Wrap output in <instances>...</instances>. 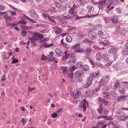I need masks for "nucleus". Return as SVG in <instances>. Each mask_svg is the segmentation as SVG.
I'll return each instance as SVG.
<instances>
[{
  "mask_svg": "<svg viewBox=\"0 0 128 128\" xmlns=\"http://www.w3.org/2000/svg\"><path fill=\"white\" fill-rule=\"evenodd\" d=\"M79 106L82 108L84 112L86 110V104L85 103L82 102H81L79 104Z\"/></svg>",
  "mask_w": 128,
  "mask_h": 128,
  "instance_id": "20",
  "label": "nucleus"
},
{
  "mask_svg": "<svg viewBox=\"0 0 128 128\" xmlns=\"http://www.w3.org/2000/svg\"><path fill=\"white\" fill-rule=\"evenodd\" d=\"M57 115L56 113H54L52 114V118H55L57 116Z\"/></svg>",
  "mask_w": 128,
  "mask_h": 128,
  "instance_id": "62",
  "label": "nucleus"
},
{
  "mask_svg": "<svg viewBox=\"0 0 128 128\" xmlns=\"http://www.w3.org/2000/svg\"><path fill=\"white\" fill-rule=\"evenodd\" d=\"M119 66L118 64L116 63L113 65L112 67L115 70H118L119 68Z\"/></svg>",
  "mask_w": 128,
  "mask_h": 128,
  "instance_id": "34",
  "label": "nucleus"
},
{
  "mask_svg": "<svg viewBox=\"0 0 128 128\" xmlns=\"http://www.w3.org/2000/svg\"><path fill=\"white\" fill-rule=\"evenodd\" d=\"M48 38H44L43 39H41L40 40V42L41 43H44L46 42V41L48 40Z\"/></svg>",
  "mask_w": 128,
  "mask_h": 128,
  "instance_id": "47",
  "label": "nucleus"
},
{
  "mask_svg": "<svg viewBox=\"0 0 128 128\" xmlns=\"http://www.w3.org/2000/svg\"><path fill=\"white\" fill-rule=\"evenodd\" d=\"M29 14L31 17L35 19H38L39 18V16L34 9L31 10L29 12Z\"/></svg>",
  "mask_w": 128,
  "mask_h": 128,
  "instance_id": "7",
  "label": "nucleus"
},
{
  "mask_svg": "<svg viewBox=\"0 0 128 128\" xmlns=\"http://www.w3.org/2000/svg\"><path fill=\"white\" fill-rule=\"evenodd\" d=\"M104 98L105 100H110V94L109 92H103Z\"/></svg>",
  "mask_w": 128,
  "mask_h": 128,
  "instance_id": "11",
  "label": "nucleus"
},
{
  "mask_svg": "<svg viewBox=\"0 0 128 128\" xmlns=\"http://www.w3.org/2000/svg\"><path fill=\"white\" fill-rule=\"evenodd\" d=\"M66 14V13L63 14L62 16V18L64 20H66L70 18V16L69 14H68L67 15Z\"/></svg>",
  "mask_w": 128,
  "mask_h": 128,
  "instance_id": "26",
  "label": "nucleus"
},
{
  "mask_svg": "<svg viewBox=\"0 0 128 128\" xmlns=\"http://www.w3.org/2000/svg\"><path fill=\"white\" fill-rule=\"evenodd\" d=\"M47 59V57L46 56H44L43 54L42 55V58H41L42 60H46Z\"/></svg>",
  "mask_w": 128,
  "mask_h": 128,
  "instance_id": "60",
  "label": "nucleus"
},
{
  "mask_svg": "<svg viewBox=\"0 0 128 128\" xmlns=\"http://www.w3.org/2000/svg\"><path fill=\"white\" fill-rule=\"evenodd\" d=\"M27 121V120L26 118H23L22 119V121L24 125Z\"/></svg>",
  "mask_w": 128,
  "mask_h": 128,
  "instance_id": "54",
  "label": "nucleus"
},
{
  "mask_svg": "<svg viewBox=\"0 0 128 128\" xmlns=\"http://www.w3.org/2000/svg\"><path fill=\"white\" fill-rule=\"evenodd\" d=\"M103 107L102 106L100 105L99 108L98 109V112L100 114V115L102 114V112L103 110Z\"/></svg>",
  "mask_w": 128,
  "mask_h": 128,
  "instance_id": "37",
  "label": "nucleus"
},
{
  "mask_svg": "<svg viewBox=\"0 0 128 128\" xmlns=\"http://www.w3.org/2000/svg\"><path fill=\"white\" fill-rule=\"evenodd\" d=\"M66 40L68 42H71L72 40V38L70 36L68 35L66 36Z\"/></svg>",
  "mask_w": 128,
  "mask_h": 128,
  "instance_id": "30",
  "label": "nucleus"
},
{
  "mask_svg": "<svg viewBox=\"0 0 128 128\" xmlns=\"http://www.w3.org/2000/svg\"><path fill=\"white\" fill-rule=\"evenodd\" d=\"M120 82L119 80H116L114 82V85L112 87V89L114 90H116L117 89L118 86Z\"/></svg>",
  "mask_w": 128,
  "mask_h": 128,
  "instance_id": "19",
  "label": "nucleus"
},
{
  "mask_svg": "<svg viewBox=\"0 0 128 128\" xmlns=\"http://www.w3.org/2000/svg\"><path fill=\"white\" fill-rule=\"evenodd\" d=\"M77 8V6L75 7H72L69 10V13L71 15L74 14H76V11L75 10V8Z\"/></svg>",
  "mask_w": 128,
  "mask_h": 128,
  "instance_id": "13",
  "label": "nucleus"
},
{
  "mask_svg": "<svg viewBox=\"0 0 128 128\" xmlns=\"http://www.w3.org/2000/svg\"><path fill=\"white\" fill-rule=\"evenodd\" d=\"M5 19L8 21H10L12 19V18L10 17L9 16L8 14H5L4 15Z\"/></svg>",
  "mask_w": 128,
  "mask_h": 128,
  "instance_id": "35",
  "label": "nucleus"
},
{
  "mask_svg": "<svg viewBox=\"0 0 128 128\" xmlns=\"http://www.w3.org/2000/svg\"><path fill=\"white\" fill-rule=\"evenodd\" d=\"M54 5L58 8H60L62 6V4L61 3L57 2H55Z\"/></svg>",
  "mask_w": 128,
  "mask_h": 128,
  "instance_id": "40",
  "label": "nucleus"
},
{
  "mask_svg": "<svg viewBox=\"0 0 128 128\" xmlns=\"http://www.w3.org/2000/svg\"><path fill=\"white\" fill-rule=\"evenodd\" d=\"M122 52L123 54L125 55H127L128 54V49L126 48L124 49Z\"/></svg>",
  "mask_w": 128,
  "mask_h": 128,
  "instance_id": "43",
  "label": "nucleus"
},
{
  "mask_svg": "<svg viewBox=\"0 0 128 128\" xmlns=\"http://www.w3.org/2000/svg\"><path fill=\"white\" fill-rule=\"evenodd\" d=\"M53 29H54L55 30H59V29H60V28L58 27L57 26H54L53 28Z\"/></svg>",
  "mask_w": 128,
  "mask_h": 128,
  "instance_id": "63",
  "label": "nucleus"
},
{
  "mask_svg": "<svg viewBox=\"0 0 128 128\" xmlns=\"http://www.w3.org/2000/svg\"><path fill=\"white\" fill-rule=\"evenodd\" d=\"M92 49L90 48H86L85 50V52L87 56H90L92 54Z\"/></svg>",
  "mask_w": 128,
  "mask_h": 128,
  "instance_id": "21",
  "label": "nucleus"
},
{
  "mask_svg": "<svg viewBox=\"0 0 128 128\" xmlns=\"http://www.w3.org/2000/svg\"><path fill=\"white\" fill-rule=\"evenodd\" d=\"M21 26L23 29H24L27 30L28 28V27L27 26L24 25H21Z\"/></svg>",
  "mask_w": 128,
  "mask_h": 128,
  "instance_id": "59",
  "label": "nucleus"
},
{
  "mask_svg": "<svg viewBox=\"0 0 128 128\" xmlns=\"http://www.w3.org/2000/svg\"><path fill=\"white\" fill-rule=\"evenodd\" d=\"M44 38L42 34L37 32H35L32 36L30 37L29 39L30 40L32 43L34 44L36 40H41Z\"/></svg>",
  "mask_w": 128,
  "mask_h": 128,
  "instance_id": "1",
  "label": "nucleus"
},
{
  "mask_svg": "<svg viewBox=\"0 0 128 128\" xmlns=\"http://www.w3.org/2000/svg\"><path fill=\"white\" fill-rule=\"evenodd\" d=\"M61 69L63 71L64 74L65 75L67 73V69L66 67H62Z\"/></svg>",
  "mask_w": 128,
  "mask_h": 128,
  "instance_id": "38",
  "label": "nucleus"
},
{
  "mask_svg": "<svg viewBox=\"0 0 128 128\" xmlns=\"http://www.w3.org/2000/svg\"><path fill=\"white\" fill-rule=\"evenodd\" d=\"M92 76H90L86 80V84L88 86H89L92 83Z\"/></svg>",
  "mask_w": 128,
  "mask_h": 128,
  "instance_id": "18",
  "label": "nucleus"
},
{
  "mask_svg": "<svg viewBox=\"0 0 128 128\" xmlns=\"http://www.w3.org/2000/svg\"><path fill=\"white\" fill-rule=\"evenodd\" d=\"M68 76L70 78H72L74 76L73 72H72L70 71L67 73Z\"/></svg>",
  "mask_w": 128,
  "mask_h": 128,
  "instance_id": "36",
  "label": "nucleus"
},
{
  "mask_svg": "<svg viewBox=\"0 0 128 128\" xmlns=\"http://www.w3.org/2000/svg\"><path fill=\"white\" fill-rule=\"evenodd\" d=\"M76 69V67L74 66H72L70 68L69 70L70 71L72 72Z\"/></svg>",
  "mask_w": 128,
  "mask_h": 128,
  "instance_id": "46",
  "label": "nucleus"
},
{
  "mask_svg": "<svg viewBox=\"0 0 128 128\" xmlns=\"http://www.w3.org/2000/svg\"><path fill=\"white\" fill-rule=\"evenodd\" d=\"M83 72L80 70H78L74 74V75L76 78H78L79 80H80V79L83 76Z\"/></svg>",
  "mask_w": 128,
  "mask_h": 128,
  "instance_id": "9",
  "label": "nucleus"
},
{
  "mask_svg": "<svg viewBox=\"0 0 128 128\" xmlns=\"http://www.w3.org/2000/svg\"><path fill=\"white\" fill-rule=\"evenodd\" d=\"M98 4L99 8L102 9L105 7V5L107 4L108 2L106 0H100Z\"/></svg>",
  "mask_w": 128,
  "mask_h": 128,
  "instance_id": "6",
  "label": "nucleus"
},
{
  "mask_svg": "<svg viewBox=\"0 0 128 128\" xmlns=\"http://www.w3.org/2000/svg\"><path fill=\"white\" fill-rule=\"evenodd\" d=\"M55 52L58 56H60L63 54V52L62 49L59 48H56L55 50Z\"/></svg>",
  "mask_w": 128,
  "mask_h": 128,
  "instance_id": "16",
  "label": "nucleus"
},
{
  "mask_svg": "<svg viewBox=\"0 0 128 128\" xmlns=\"http://www.w3.org/2000/svg\"><path fill=\"white\" fill-rule=\"evenodd\" d=\"M117 50L116 47L112 46L108 50V52L110 53L114 54L116 52Z\"/></svg>",
  "mask_w": 128,
  "mask_h": 128,
  "instance_id": "14",
  "label": "nucleus"
},
{
  "mask_svg": "<svg viewBox=\"0 0 128 128\" xmlns=\"http://www.w3.org/2000/svg\"><path fill=\"white\" fill-rule=\"evenodd\" d=\"M109 76L107 75L105 76H104L100 80L99 82V86H101L104 85L109 80Z\"/></svg>",
  "mask_w": 128,
  "mask_h": 128,
  "instance_id": "3",
  "label": "nucleus"
},
{
  "mask_svg": "<svg viewBox=\"0 0 128 128\" xmlns=\"http://www.w3.org/2000/svg\"><path fill=\"white\" fill-rule=\"evenodd\" d=\"M98 34L100 38H103V33L102 31H98Z\"/></svg>",
  "mask_w": 128,
  "mask_h": 128,
  "instance_id": "41",
  "label": "nucleus"
},
{
  "mask_svg": "<svg viewBox=\"0 0 128 128\" xmlns=\"http://www.w3.org/2000/svg\"><path fill=\"white\" fill-rule=\"evenodd\" d=\"M84 42L86 44H88V43H92L93 42L92 41L90 40H88V39H86L84 40Z\"/></svg>",
  "mask_w": 128,
  "mask_h": 128,
  "instance_id": "51",
  "label": "nucleus"
},
{
  "mask_svg": "<svg viewBox=\"0 0 128 128\" xmlns=\"http://www.w3.org/2000/svg\"><path fill=\"white\" fill-rule=\"evenodd\" d=\"M54 45V44L53 43H52L51 44H47L46 43H45L43 44H41V47H42L43 46H44V48H48L50 46H51Z\"/></svg>",
  "mask_w": 128,
  "mask_h": 128,
  "instance_id": "27",
  "label": "nucleus"
},
{
  "mask_svg": "<svg viewBox=\"0 0 128 128\" xmlns=\"http://www.w3.org/2000/svg\"><path fill=\"white\" fill-rule=\"evenodd\" d=\"M6 75L5 74H4L1 80L2 81H4L5 80H6Z\"/></svg>",
  "mask_w": 128,
  "mask_h": 128,
  "instance_id": "61",
  "label": "nucleus"
},
{
  "mask_svg": "<svg viewBox=\"0 0 128 128\" xmlns=\"http://www.w3.org/2000/svg\"><path fill=\"white\" fill-rule=\"evenodd\" d=\"M48 18L49 20L50 21L52 22H54L56 23L55 20H58L60 19V18L57 16H48Z\"/></svg>",
  "mask_w": 128,
  "mask_h": 128,
  "instance_id": "10",
  "label": "nucleus"
},
{
  "mask_svg": "<svg viewBox=\"0 0 128 128\" xmlns=\"http://www.w3.org/2000/svg\"><path fill=\"white\" fill-rule=\"evenodd\" d=\"M71 56L69 54H67L64 56L62 58L63 60H65L66 59L68 58H70V57Z\"/></svg>",
  "mask_w": 128,
  "mask_h": 128,
  "instance_id": "42",
  "label": "nucleus"
},
{
  "mask_svg": "<svg viewBox=\"0 0 128 128\" xmlns=\"http://www.w3.org/2000/svg\"><path fill=\"white\" fill-rule=\"evenodd\" d=\"M111 94L112 96L114 98L116 97L117 96L116 94L114 92H112Z\"/></svg>",
  "mask_w": 128,
  "mask_h": 128,
  "instance_id": "55",
  "label": "nucleus"
},
{
  "mask_svg": "<svg viewBox=\"0 0 128 128\" xmlns=\"http://www.w3.org/2000/svg\"><path fill=\"white\" fill-rule=\"evenodd\" d=\"M9 54L8 53H6L5 54L4 58L5 59H7L9 58Z\"/></svg>",
  "mask_w": 128,
  "mask_h": 128,
  "instance_id": "52",
  "label": "nucleus"
},
{
  "mask_svg": "<svg viewBox=\"0 0 128 128\" xmlns=\"http://www.w3.org/2000/svg\"><path fill=\"white\" fill-rule=\"evenodd\" d=\"M86 8L88 10V12L90 14H92L94 10V8L92 6H88L86 7Z\"/></svg>",
  "mask_w": 128,
  "mask_h": 128,
  "instance_id": "23",
  "label": "nucleus"
},
{
  "mask_svg": "<svg viewBox=\"0 0 128 128\" xmlns=\"http://www.w3.org/2000/svg\"><path fill=\"white\" fill-rule=\"evenodd\" d=\"M62 31V29L60 28L59 30H56L54 32L56 34H61Z\"/></svg>",
  "mask_w": 128,
  "mask_h": 128,
  "instance_id": "50",
  "label": "nucleus"
},
{
  "mask_svg": "<svg viewBox=\"0 0 128 128\" xmlns=\"http://www.w3.org/2000/svg\"><path fill=\"white\" fill-rule=\"evenodd\" d=\"M118 17L117 16L114 15L112 18L110 19L112 22L108 24V26L110 28H112L118 22Z\"/></svg>",
  "mask_w": 128,
  "mask_h": 128,
  "instance_id": "2",
  "label": "nucleus"
},
{
  "mask_svg": "<svg viewBox=\"0 0 128 128\" xmlns=\"http://www.w3.org/2000/svg\"><path fill=\"white\" fill-rule=\"evenodd\" d=\"M82 69L84 71H87L89 70V67L87 65H85L82 67Z\"/></svg>",
  "mask_w": 128,
  "mask_h": 128,
  "instance_id": "32",
  "label": "nucleus"
},
{
  "mask_svg": "<svg viewBox=\"0 0 128 128\" xmlns=\"http://www.w3.org/2000/svg\"><path fill=\"white\" fill-rule=\"evenodd\" d=\"M90 76H92V78H93L94 79H95V80H96V79H98L99 78V76H100V74H99V72L98 71V72H94L91 74Z\"/></svg>",
  "mask_w": 128,
  "mask_h": 128,
  "instance_id": "15",
  "label": "nucleus"
},
{
  "mask_svg": "<svg viewBox=\"0 0 128 128\" xmlns=\"http://www.w3.org/2000/svg\"><path fill=\"white\" fill-rule=\"evenodd\" d=\"M80 44H78L72 47V49H74L75 52H84V50L83 48H80Z\"/></svg>",
  "mask_w": 128,
  "mask_h": 128,
  "instance_id": "4",
  "label": "nucleus"
},
{
  "mask_svg": "<svg viewBox=\"0 0 128 128\" xmlns=\"http://www.w3.org/2000/svg\"><path fill=\"white\" fill-rule=\"evenodd\" d=\"M120 25L118 24V25H116V26L115 28V34L116 35H120L122 33V31L120 30Z\"/></svg>",
  "mask_w": 128,
  "mask_h": 128,
  "instance_id": "12",
  "label": "nucleus"
},
{
  "mask_svg": "<svg viewBox=\"0 0 128 128\" xmlns=\"http://www.w3.org/2000/svg\"><path fill=\"white\" fill-rule=\"evenodd\" d=\"M123 85L124 86H128V82H124L122 83Z\"/></svg>",
  "mask_w": 128,
  "mask_h": 128,
  "instance_id": "64",
  "label": "nucleus"
},
{
  "mask_svg": "<svg viewBox=\"0 0 128 128\" xmlns=\"http://www.w3.org/2000/svg\"><path fill=\"white\" fill-rule=\"evenodd\" d=\"M27 33L26 31L23 30L21 32V34L23 36L25 37Z\"/></svg>",
  "mask_w": 128,
  "mask_h": 128,
  "instance_id": "49",
  "label": "nucleus"
},
{
  "mask_svg": "<svg viewBox=\"0 0 128 128\" xmlns=\"http://www.w3.org/2000/svg\"><path fill=\"white\" fill-rule=\"evenodd\" d=\"M102 54L100 52H97L96 54V58L98 60H100L102 58Z\"/></svg>",
  "mask_w": 128,
  "mask_h": 128,
  "instance_id": "24",
  "label": "nucleus"
},
{
  "mask_svg": "<svg viewBox=\"0 0 128 128\" xmlns=\"http://www.w3.org/2000/svg\"><path fill=\"white\" fill-rule=\"evenodd\" d=\"M93 91H87L86 92V96L87 97H90L94 95Z\"/></svg>",
  "mask_w": 128,
  "mask_h": 128,
  "instance_id": "22",
  "label": "nucleus"
},
{
  "mask_svg": "<svg viewBox=\"0 0 128 128\" xmlns=\"http://www.w3.org/2000/svg\"><path fill=\"white\" fill-rule=\"evenodd\" d=\"M104 22L106 23H108L110 22V19L109 18L105 17L103 18Z\"/></svg>",
  "mask_w": 128,
  "mask_h": 128,
  "instance_id": "39",
  "label": "nucleus"
},
{
  "mask_svg": "<svg viewBox=\"0 0 128 128\" xmlns=\"http://www.w3.org/2000/svg\"><path fill=\"white\" fill-rule=\"evenodd\" d=\"M18 22L19 24H26V20L24 18H22L18 21Z\"/></svg>",
  "mask_w": 128,
  "mask_h": 128,
  "instance_id": "31",
  "label": "nucleus"
},
{
  "mask_svg": "<svg viewBox=\"0 0 128 128\" xmlns=\"http://www.w3.org/2000/svg\"><path fill=\"white\" fill-rule=\"evenodd\" d=\"M105 118L106 120H112L113 119V118L111 116H106Z\"/></svg>",
  "mask_w": 128,
  "mask_h": 128,
  "instance_id": "48",
  "label": "nucleus"
},
{
  "mask_svg": "<svg viewBox=\"0 0 128 128\" xmlns=\"http://www.w3.org/2000/svg\"><path fill=\"white\" fill-rule=\"evenodd\" d=\"M123 115H120V116H118L119 117H121V119L123 120L124 121L126 119L128 118V116H125L124 115V114H123Z\"/></svg>",
  "mask_w": 128,
  "mask_h": 128,
  "instance_id": "33",
  "label": "nucleus"
},
{
  "mask_svg": "<svg viewBox=\"0 0 128 128\" xmlns=\"http://www.w3.org/2000/svg\"><path fill=\"white\" fill-rule=\"evenodd\" d=\"M102 57L103 59L107 62V64L105 65L106 66H108L111 64L112 63L110 62V60L108 56L106 54H104L102 55Z\"/></svg>",
  "mask_w": 128,
  "mask_h": 128,
  "instance_id": "8",
  "label": "nucleus"
},
{
  "mask_svg": "<svg viewBox=\"0 0 128 128\" xmlns=\"http://www.w3.org/2000/svg\"><path fill=\"white\" fill-rule=\"evenodd\" d=\"M93 47L94 48L96 49H104V47H100L99 46H98L96 45H94V46Z\"/></svg>",
  "mask_w": 128,
  "mask_h": 128,
  "instance_id": "44",
  "label": "nucleus"
},
{
  "mask_svg": "<svg viewBox=\"0 0 128 128\" xmlns=\"http://www.w3.org/2000/svg\"><path fill=\"white\" fill-rule=\"evenodd\" d=\"M18 59H16V58H15L12 61V63L14 64V63H17L18 62Z\"/></svg>",
  "mask_w": 128,
  "mask_h": 128,
  "instance_id": "56",
  "label": "nucleus"
},
{
  "mask_svg": "<svg viewBox=\"0 0 128 128\" xmlns=\"http://www.w3.org/2000/svg\"><path fill=\"white\" fill-rule=\"evenodd\" d=\"M119 91L122 94H123L124 93L125 90L122 88H120L119 89Z\"/></svg>",
  "mask_w": 128,
  "mask_h": 128,
  "instance_id": "45",
  "label": "nucleus"
},
{
  "mask_svg": "<svg viewBox=\"0 0 128 128\" xmlns=\"http://www.w3.org/2000/svg\"><path fill=\"white\" fill-rule=\"evenodd\" d=\"M9 26L11 27H13L17 26V24L16 23L10 24Z\"/></svg>",
  "mask_w": 128,
  "mask_h": 128,
  "instance_id": "57",
  "label": "nucleus"
},
{
  "mask_svg": "<svg viewBox=\"0 0 128 128\" xmlns=\"http://www.w3.org/2000/svg\"><path fill=\"white\" fill-rule=\"evenodd\" d=\"M81 92L80 91H78L73 96L75 98H76L81 95Z\"/></svg>",
  "mask_w": 128,
  "mask_h": 128,
  "instance_id": "29",
  "label": "nucleus"
},
{
  "mask_svg": "<svg viewBox=\"0 0 128 128\" xmlns=\"http://www.w3.org/2000/svg\"><path fill=\"white\" fill-rule=\"evenodd\" d=\"M96 64L98 67L101 68H102L103 67L102 64L100 63L97 62L96 63Z\"/></svg>",
  "mask_w": 128,
  "mask_h": 128,
  "instance_id": "53",
  "label": "nucleus"
},
{
  "mask_svg": "<svg viewBox=\"0 0 128 128\" xmlns=\"http://www.w3.org/2000/svg\"><path fill=\"white\" fill-rule=\"evenodd\" d=\"M126 96H119L117 99L118 102H121L125 100Z\"/></svg>",
  "mask_w": 128,
  "mask_h": 128,
  "instance_id": "25",
  "label": "nucleus"
},
{
  "mask_svg": "<svg viewBox=\"0 0 128 128\" xmlns=\"http://www.w3.org/2000/svg\"><path fill=\"white\" fill-rule=\"evenodd\" d=\"M108 40H104L103 42H99V44L100 45H103L104 46H106L108 44Z\"/></svg>",
  "mask_w": 128,
  "mask_h": 128,
  "instance_id": "28",
  "label": "nucleus"
},
{
  "mask_svg": "<svg viewBox=\"0 0 128 128\" xmlns=\"http://www.w3.org/2000/svg\"><path fill=\"white\" fill-rule=\"evenodd\" d=\"M97 34L94 30L89 31L88 33V36L91 39L94 40L96 38Z\"/></svg>",
  "mask_w": 128,
  "mask_h": 128,
  "instance_id": "5",
  "label": "nucleus"
},
{
  "mask_svg": "<svg viewBox=\"0 0 128 128\" xmlns=\"http://www.w3.org/2000/svg\"><path fill=\"white\" fill-rule=\"evenodd\" d=\"M76 5L74 4V2L72 1H71L66 4V6L67 8H70V7H75Z\"/></svg>",
  "mask_w": 128,
  "mask_h": 128,
  "instance_id": "17",
  "label": "nucleus"
},
{
  "mask_svg": "<svg viewBox=\"0 0 128 128\" xmlns=\"http://www.w3.org/2000/svg\"><path fill=\"white\" fill-rule=\"evenodd\" d=\"M29 42H30V41H28V43H26L24 42L23 41H22V42H20V44L22 45L23 44H26L27 45H28L29 44Z\"/></svg>",
  "mask_w": 128,
  "mask_h": 128,
  "instance_id": "58",
  "label": "nucleus"
}]
</instances>
